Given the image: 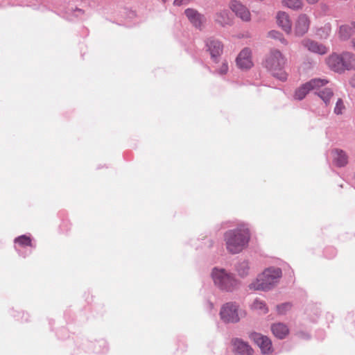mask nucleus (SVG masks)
Returning a JSON list of instances; mask_svg holds the SVG:
<instances>
[{"label": "nucleus", "mask_w": 355, "mask_h": 355, "mask_svg": "<svg viewBox=\"0 0 355 355\" xmlns=\"http://www.w3.org/2000/svg\"><path fill=\"white\" fill-rule=\"evenodd\" d=\"M342 58L343 71L355 69V55L350 52L340 54Z\"/></svg>", "instance_id": "6ab92c4d"}, {"label": "nucleus", "mask_w": 355, "mask_h": 355, "mask_svg": "<svg viewBox=\"0 0 355 355\" xmlns=\"http://www.w3.org/2000/svg\"><path fill=\"white\" fill-rule=\"evenodd\" d=\"M252 308L254 310L259 311L261 313L268 312L265 302L260 300H255L252 305Z\"/></svg>", "instance_id": "b1692460"}, {"label": "nucleus", "mask_w": 355, "mask_h": 355, "mask_svg": "<svg viewBox=\"0 0 355 355\" xmlns=\"http://www.w3.org/2000/svg\"><path fill=\"white\" fill-rule=\"evenodd\" d=\"M331 156L333 164L338 167H343L348 163V155L342 149L332 150Z\"/></svg>", "instance_id": "4468645a"}, {"label": "nucleus", "mask_w": 355, "mask_h": 355, "mask_svg": "<svg viewBox=\"0 0 355 355\" xmlns=\"http://www.w3.org/2000/svg\"><path fill=\"white\" fill-rule=\"evenodd\" d=\"M274 336L279 339L284 338L289 333L288 328L283 323H275L271 326Z\"/></svg>", "instance_id": "aec40b11"}, {"label": "nucleus", "mask_w": 355, "mask_h": 355, "mask_svg": "<svg viewBox=\"0 0 355 355\" xmlns=\"http://www.w3.org/2000/svg\"><path fill=\"white\" fill-rule=\"evenodd\" d=\"M228 71V64L226 61L222 62L219 69H217V72L219 74H225Z\"/></svg>", "instance_id": "c756f323"}, {"label": "nucleus", "mask_w": 355, "mask_h": 355, "mask_svg": "<svg viewBox=\"0 0 355 355\" xmlns=\"http://www.w3.org/2000/svg\"><path fill=\"white\" fill-rule=\"evenodd\" d=\"M282 277V270L279 268H269L258 276L256 281L251 283V290L266 291L272 288Z\"/></svg>", "instance_id": "7ed1b4c3"}, {"label": "nucleus", "mask_w": 355, "mask_h": 355, "mask_svg": "<svg viewBox=\"0 0 355 355\" xmlns=\"http://www.w3.org/2000/svg\"><path fill=\"white\" fill-rule=\"evenodd\" d=\"M318 96L323 101L325 105H328L331 103V99L334 96V92L330 88H324L318 92Z\"/></svg>", "instance_id": "4be33fe9"}, {"label": "nucleus", "mask_w": 355, "mask_h": 355, "mask_svg": "<svg viewBox=\"0 0 355 355\" xmlns=\"http://www.w3.org/2000/svg\"><path fill=\"white\" fill-rule=\"evenodd\" d=\"M220 315L225 322L236 323L240 320L241 317L245 315V313L239 309L237 304L227 302L221 307Z\"/></svg>", "instance_id": "39448f33"}, {"label": "nucleus", "mask_w": 355, "mask_h": 355, "mask_svg": "<svg viewBox=\"0 0 355 355\" xmlns=\"http://www.w3.org/2000/svg\"><path fill=\"white\" fill-rule=\"evenodd\" d=\"M232 21V17L227 9L220 10L214 15V21L221 26H230Z\"/></svg>", "instance_id": "2eb2a0df"}, {"label": "nucleus", "mask_w": 355, "mask_h": 355, "mask_svg": "<svg viewBox=\"0 0 355 355\" xmlns=\"http://www.w3.org/2000/svg\"><path fill=\"white\" fill-rule=\"evenodd\" d=\"M331 32V27L329 25H326L324 28L318 31V35L320 38H327Z\"/></svg>", "instance_id": "cd10ccee"}, {"label": "nucleus", "mask_w": 355, "mask_h": 355, "mask_svg": "<svg viewBox=\"0 0 355 355\" xmlns=\"http://www.w3.org/2000/svg\"><path fill=\"white\" fill-rule=\"evenodd\" d=\"M278 40L280 41V42L282 44H283L284 45H288V41L284 37L283 35L282 34V35L279 37V38L278 39Z\"/></svg>", "instance_id": "473e14b6"}, {"label": "nucleus", "mask_w": 355, "mask_h": 355, "mask_svg": "<svg viewBox=\"0 0 355 355\" xmlns=\"http://www.w3.org/2000/svg\"><path fill=\"white\" fill-rule=\"evenodd\" d=\"M207 50L210 53L211 58L214 62H216L218 58L223 53V45L220 42L214 40H209L207 43Z\"/></svg>", "instance_id": "dca6fc26"}, {"label": "nucleus", "mask_w": 355, "mask_h": 355, "mask_svg": "<svg viewBox=\"0 0 355 355\" xmlns=\"http://www.w3.org/2000/svg\"><path fill=\"white\" fill-rule=\"evenodd\" d=\"M250 239L249 229L245 225L228 230L224 234L226 248L232 254L239 253L245 248Z\"/></svg>", "instance_id": "f257e3e1"}, {"label": "nucleus", "mask_w": 355, "mask_h": 355, "mask_svg": "<svg viewBox=\"0 0 355 355\" xmlns=\"http://www.w3.org/2000/svg\"><path fill=\"white\" fill-rule=\"evenodd\" d=\"M211 277L215 285L224 291H232L239 286V282L234 277L222 268H214Z\"/></svg>", "instance_id": "20e7f679"}, {"label": "nucleus", "mask_w": 355, "mask_h": 355, "mask_svg": "<svg viewBox=\"0 0 355 355\" xmlns=\"http://www.w3.org/2000/svg\"><path fill=\"white\" fill-rule=\"evenodd\" d=\"M353 32V27L348 25H342L338 31L339 38L342 40H347L352 35Z\"/></svg>", "instance_id": "412c9836"}, {"label": "nucleus", "mask_w": 355, "mask_h": 355, "mask_svg": "<svg viewBox=\"0 0 355 355\" xmlns=\"http://www.w3.org/2000/svg\"><path fill=\"white\" fill-rule=\"evenodd\" d=\"M277 23L287 34H290L292 31V22L289 15L285 12H279L277 14Z\"/></svg>", "instance_id": "f3484780"}, {"label": "nucleus", "mask_w": 355, "mask_h": 355, "mask_svg": "<svg viewBox=\"0 0 355 355\" xmlns=\"http://www.w3.org/2000/svg\"><path fill=\"white\" fill-rule=\"evenodd\" d=\"M163 3H166L168 0H161Z\"/></svg>", "instance_id": "4c0bfd02"}, {"label": "nucleus", "mask_w": 355, "mask_h": 355, "mask_svg": "<svg viewBox=\"0 0 355 355\" xmlns=\"http://www.w3.org/2000/svg\"><path fill=\"white\" fill-rule=\"evenodd\" d=\"M326 64L330 69L337 73H343L342 58L338 53H332L326 58Z\"/></svg>", "instance_id": "ddd939ff"}, {"label": "nucleus", "mask_w": 355, "mask_h": 355, "mask_svg": "<svg viewBox=\"0 0 355 355\" xmlns=\"http://www.w3.org/2000/svg\"><path fill=\"white\" fill-rule=\"evenodd\" d=\"M250 337L259 347L262 353L268 354L272 352V343L267 336L254 332Z\"/></svg>", "instance_id": "1a4fd4ad"}, {"label": "nucleus", "mask_w": 355, "mask_h": 355, "mask_svg": "<svg viewBox=\"0 0 355 355\" xmlns=\"http://www.w3.org/2000/svg\"><path fill=\"white\" fill-rule=\"evenodd\" d=\"M346 107L342 98H339L336 101V105L334 109V112L336 115H341L345 111Z\"/></svg>", "instance_id": "393cba45"}, {"label": "nucleus", "mask_w": 355, "mask_h": 355, "mask_svg": "<svg viewBox=\"0 0 355 355\" xmlns=\"http://www.w3.org/2000/svg\"><path fill=\"white\" fill-rule=\"evenodd\" d=\"M236 62L240 69H250L253 66L251 50L248 48L243 49L238 55Z\"/></svg>", "instance_id": "9d476101"}, {"label": "nucleus", "mask_w": 355, "mask_h": 355, "mask_svg": "<svg viewBox=\"0 0 355 355\" xmlns=\"http://www.w3.org/2000/svg\"><path fill=\"white\" fill-rule=\"evenodd\" d=\"M310 19L306 14H300L296 19L294 31L296 36L302 37L309 28Z\"/></svg>", "instance_id": "9b49d317"}, {"label": "nucleus", "mask_w": 355, "mask_h": 355, "mask_svg": "<svg viewBox=\"0 0 355 355\" xmlns=\"http://www.w3.org/2000/svg\"><path fill=\"white\" fill-rule=\"evenodd\" d=\"M268 35L271 38L278 40L282 35V33L276 31H271L268 33Z\"/></svg>", "instance_id": "7c9ffc66"}, {"label": "nucleus", "mask_w": 355, "mask_h": 355, "mask_svg": "<svg viewBox=\"0 0 355 355\" xmlns=\"http://www.w3.org/2000/svg\"><path fill=\"white\" fill-rule=\"evenodd\" d=\"M189 0H174L173 5L175 6H180L188 3Z\"/></svg>", "instance_id": "2f4dec72"}, {"label": "nucleus", "mask_w": 355, "mask_h": 355, "mask_svg": "<svg viewBox=\"0 0 355 355\" xmlns=\"http://www.w3.org/2000/svg\"><path fill=\"white\" fill-rule=\"evenodd\" d=\"M184 14L191 24L197 28H201L205 22L204 15L195 9L187 8L185 10Z\"/></svg>", "instance_id": "f8f14e48"}, {"label": "nucleus", "mask_w": 355, "mask_h": 355, "mask_svg": "<svg viewBox=\"0 0 355 355\" xmlns=\"http://www.w3.org/2000/svg\"><path fill=\"white\" fill-rule=\"evenodd\" d=\"M76 12H77V15L83 14V11L81 9H77Z\"/></svg>", "instance_id": "f704fd0d"}, {"label": "nucleus", "mask_w": 355, "mask_h": 355, "mask_svg": "<svg viewBox=\"0 0 355 355\" xmlns=\"http://www.w3.org/2000/svg\"><path fill=\"white\" fill-rule=\"evenodd\" d=\"M300 44L305 49L313 53L322 55L329 51L328 47L325 45L309 38L303 39Z\"/></svg>", "instance_id": "0eeeda50"}, {"label": "nucleus", "mask_w": 355, "mask_h": 355, "mask_svg": "<svg viewBox=\"0 0 355 355\" xmlns=\"http://www.w3.org/2000/svg\"><path fill=\"white\" fill-rule=\"evenodd\" d=\"M286 62L287 59L281 51L272 49L266 55L263 64L273 77L285 81L288 78V74L284 70Z\"/></svg>", "instance_id": "f03ea898"}, {"label": "nucleus", "mask_w": 355, "mask_h": 355, "mask_svg": "<svg viewBox=\"0 0 355 355\" xmlns=\"http://www.w3.org/2000/svg\"><path fill=\"white\" fill-rule=\"evenodd\" d=\"M327 83L328 80L326 79H312L310 81L303 84L295 90L294 94V98L296 100H302L303 98H305L306 94H308L311 91L318 89L321 87L327 84Z\"/></svg>", "instance_id": "423d86ee"}, {"label": "nucleus", "mask_w": 355, "mask_h": 355, "mask_svg": "<svg viewBox=\"0 0 355 355\" xmlns=\"http://www.w3.org/2000/svg\"><path fill=\"white\" fill-rule=\"evenodd\" d=\"M229 7L232 11L243 21H250L251 15L250 10L239 1L232 0L230 2Z\"/></svg>", "instance_id": "6e6552de"}, {"label": "nucleus", "mask_w": 355, "mask_h": 355, "mask_svg": "<svg viewBox=\"0 0 355 355\" xmlns=\"http://www.w3.org/2000/svg\"><path fill=\"white\" fill-rule=\"evenodd\" d=\"M282 3L284 6L294 10L302 9L304 5L302 0H282Z\"/></svg>", "instance_id": "5701e85b"}, {"label": "nucleus", "mask_w": 355, "mask_h": 355, "mask_svg": "<svg viewBox=\"0 0 355 355\" xmlns=\"http://www.w3.org/2000/svg\"><path fill=\"white\" fill-rule=\"evenodd\" d=\"M352 26L355 28V21L352 22Z\"/></svg>", "instance_id": "e433bc0d"}, {"label": "nucleus", "mask_w": 355, "mask_h": 355, "mask_svg": "<svg viewBox=\"0 0 355 355\" xmlns=\"http://www.w3.org/2000/svg\"><path fill=\"white\" fill-rule=\"evenodd\" d=\"M309 4H315L319 0H305Z\"/></svg>", "instance_id": "72a5a7b5"}, {"label": "nucleus", "mask_w": 355, "mask_h": 355, "mask_svg": "<svg viewBox=\"0 0 355 355\" xmlns=\"http://www.w3.org/2000/svg\"><path fill=\"white\" fill-rule=\"evenodd\" d=\"M15 242L19 243L21 246H31V239L29 236L21 235L15 239Z\"/></svg>", "instance_id": "a878e982"}, {"label": "nucleus", "mask_w": 355, "mask_h": 355, "mask_svg": "<svg viewBox=\"0 0 355 355\" xmlns=\"http://www.w3.org/2000/svg\"><path fill=\"white\" fill-rule=\"evenodd\" d=\"M232 343L233 349L236 353L241 355H252L253 350L246 342L239 338H235L232 340Z\"/></svg>", "instance_id": "a211bd4d"}, {"label": "nucleus", "mask_w": 355, "mask_h": 355, "mask_svg": "<svg viewBox=\"0 0 355 355\" xmlns=\"http://www.w3.org/2000/svg\"><path fill=\"white\" fill-rule=\"evenodd\" d=\"M249 270L248 263L245 261L241 263L237 267V271L240 276L244 277L248 275Z\"/></svg>", "instance_id": "bb28decb"}, {"label": "nucleus", "mask_w": 355, "mask_h": 355, "mask_svg": "<svg viewBox=\"0 0 355 355\" xmlns=\"http://www.w3.org/2000/svg\"><path fill=\"white\" fill-rule=\"evenodd\" d=\"M351 44H352L353 49L355 50V39H352L351 40Z\"/></svg>", "instance_id": "c9c22d12"}, {"label": "nucleus", "mask_w": 355, "mask_h": 355, "mask_svg": "<svg viewBox=\"0 0 355 355\" xmlns=\"http://www.w3.org/2000/svg\"><path fill=\"white\" fill-rule=\"evenodd\" d=\"M291 307L289 303H284L277 306V310L279 314H285Z\"/></svg>", "instance_id": "c85d7f7f"}]
</instances>
